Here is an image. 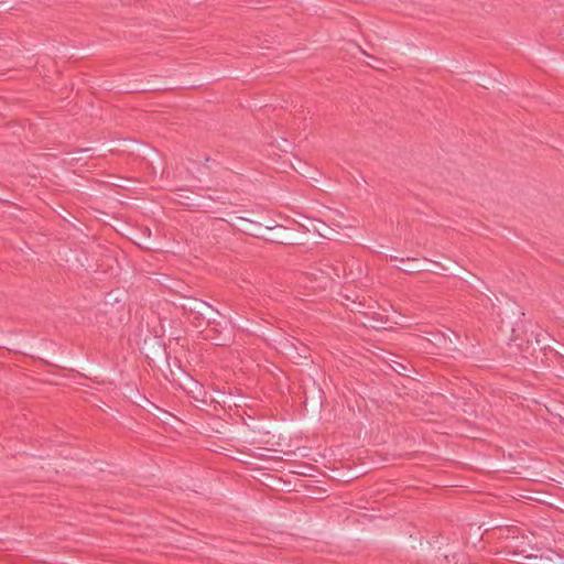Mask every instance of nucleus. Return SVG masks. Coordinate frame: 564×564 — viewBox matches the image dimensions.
Segmentation results:
<instances>
[{
  "instance_id": "obj_4",
  "label": "nucleus",
  "mask_w": 564,
  "mask_h": 564,
  "mask_svg": "<svg viewBox=\"0 0 564 564\" xmlns=\"http://www.w3.org/2000/svg\"><path fill=\"white\" fill-rule=\"evenodd\" d=\"M443 343H446V338L445 336H441L436 339L435 344L436 345H442Z\"/></svg>"
},
{
  "instance_id": "obj_1",
  "label": "nucleus",
  "mask_w": 564,
  "mask_h": 564,
  "mask_svg": "<svg viewBox=\"0 0 564 564\" xmlns=\"http://www.w3.org/2000/svg\"><path fill=\"white\" fill-rule=\"evenodd\" d=\"M519 531L521 534H517L518 539L509 540V545L505 550L512 557L511 561L520 564H555L552 557L533 553L541 551V547L534 542L533 532L523 527H520Z\"/></svg>"
},
{
  "instance_id": "obj_5",
  "label": "nucleus",
  "mask_w": 564,
  "mask_h": 564,
  "mask_svg": "<svg viewBox=\"0 0 564 564\" xmlns=\"http://www.w3.org/2000/svg\"><path fill=\"white\" fill-rule=\"evenodd\" d=\"M239 220H241V221H249L248 219H245L243 217H240Z\"/></svg>"
},
{
  "instance_id": "obj_3",
  "label": "nucleus",
  "mask_w": 564,
  "mask_h": 564,
  "mask_svg": "<svg viewBox=\"0 0 564 564\" xmlns=\"http://www.w3.org/2000/svg\"><path fill=\"white\" fill-rule=\"evenodd\" d=\"M523 497L529 500H532V501H535V502H539L542 505H546L547 507H550L561 513H564V496H546L545 499H536V498H533L532 496H523Z\"/></svg>"
},
{
  "instance_id": "obj_2",
  "label": "nucleus",
  "mask_w": 564,
  "mask_h": 564,
  "mask_svg": "<svg viewBox=\"0 0 564 564\" xmlns=\"http://www.w3.org/2000/svg\"><path fill=\"white\" fill-rule=\"evenodd\" d=\"M519 529L520 527L518 525L498 527L488 532V536L497 540L502 551H505L507 549V545H509V540H512L514 538L518 539V535L516 534H521Z\"/></svg>"
}]
</instances>
